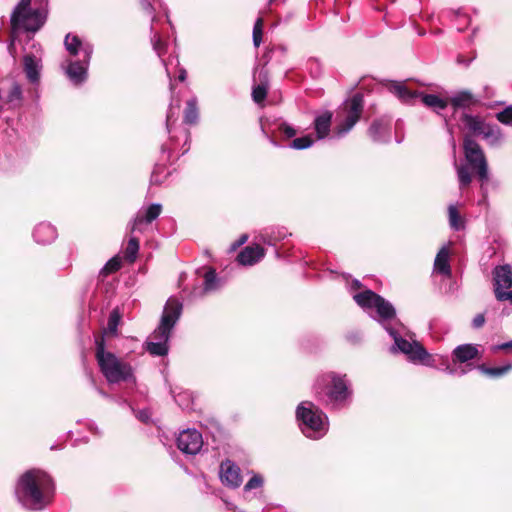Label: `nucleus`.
I'll use <instances>...</instances> for the list:
<instances>
[{
    "mask_svg": "<svg viewBox=\"0 0 512 512\" xmlns=\"http://www.w3.org/2000/svg\"><path fill=\"white\" fill-rule=\"evenodd\" d=\"M355 302L363 309H375L377 313V320L382 324L384 329L394 340V345L391 347V352H401L407 356L412 362H419L425 365H430L431 356L425 348L416 340L409 336L406 339L402 336V326L400 329L389 326L388 321L395 318L396 311L393 305L385 300L380 295L372 290H365L353 296Z\"/></svg>",
    "mask_w": 512,
    "mask_h": 512,
    "instance_id": "obj_1",
    "label": "nucleus"
},
{
    "mask_svg": "<svg viewBox=\"0 0 512 512\" xmlns=\"http://www.w3.org/2000/svg\"><path fill=\"white\" fill-rule=\"evenodd\" d=\"M54 491L53 479L40 469H31L23 473L15 486L18 501L30 510H42L48 506Z\"/></svg>",
    "mask_w": 512,
    "mask_h": 512,
    "instance_id": "obj_2",
    "label": "nucleus"
},
{
    "mask_svg": "<svg viewBox=\"0 0 512 512\" xmlns=\"http://www.w3.org/2000/svg\"><path fill=\"white\" fill-rule=\"evenodd\" d=\"M182 313V303L169 298L164 307L158 327L146 341V350L153 356H165L168 353V341L171 331Z\"/></svg>",
    "mask_w": 512,
    "mask_h": 512,
    "instance_id": "obj_3",
    "label": "nucleus"
},
{
    "mask_svg": "<svg viewBox=\"0 0 512 512\" xmlns=\"http://www.w3.org/2000/svg\"><path fill=\"white\" fill-rule=\"evenodd\" d=\"M296 418L302 433L308 438H321L328 431L327 416L312 402L300 403L296 409Z\"/></svg>",
    "mask_w": 512,
    "mask_h": 512,
    "instance_id": "obj_4",
    "label": "nucleus"
},
{
    "mask_svg": "<svg viewBox=\"0 0 512 512\" xmlns=\"http://www.w3.org/2000/svg\"><path fill=\"white\" fill-rule=\"evenodd\" d=\"M96 359L106 380L111 383L127 381L132 377V368L113 353L105 350L104 340H96Z\"/></svg>",
    "mask_w": 512,
    "mask_h": 512,
    "instance_id": "obj_5",
    "label": "nucleus"
},
{
    "mask_svg": "<svg viewBox=\"0 0 512 512\" xmlns=\"http://www.w3.org/2000/svg\"><path fill=\"white\" fill-rule=\"evenodd\" d=\"M31 0H20L11 16V25L14 33L27 31L35 33L45 23L47 11L44 8L31 9Z\"/></svg>",
    "mask_w": 512,
    "mask_h": 512,
    "instance_id": "obj_6",
    "label": "nucleus"
},
{
    "mask_svg": "<svg viewBox=\"0 0 512 512\" xmlns=\"http://www.w3.org/2000/svg\"><path fill=\"white\" fill-rule=\"evenodd\" d=\"M363 111V97L355 94L346 101L337 113L335 133L338 137L347 134L358 122Z\"/></svg>",
    "mask_w": 512,
    "mask_h": 512,
    "instance_id": "obj_7",
    "label": "nucleus"
},
{
    "mask_svg": "<svg viewBox=\"0 0 512 512\" xmlns=\"http://www.w3.org/2000/svg\"><path fill=\"white\" fill-rule=\"evenodd\" d=\"M326 389V395L334 403L345 401L350 395L346 375L339 376L333 372L322 375L317 380V390Z\"/></svg>",
    "mask_w": 512,
    "mask_h": 512,
    "instance_id": "obj_8",
    "label": "nucleus"
},
{
    "mask_svg": "<svg viewBox=\"0 0 512 512\" xmlns=\"http://www.w3.org/2000/svg\"><path fill=\"white\" fill-rule=\"evenodd\" d=\"M467 162L476 170L481 181L488 180V165L480 145L466 136L463 143Z\"/></svg>",
    "mask_w": 512,
    "mask_h": 512,
    "instance_id": "obj_9",
    "label": "nucleus"
},
{
    "mask_svg": "<svg viewBox=\"0 0 512 512\" xmlns=\"http://www.w3.org/2000/svg\"><path fill=\"white\" fill-rule=\"evenodd\" d=\"M202 446V435L196 429L183 430L177 437V447L184 454L195 455L200 452Z\"/></svg>",
    "mask_w": 512,
    "mask_h": 512,
    "instance_id": "obj_10",
    "label": "nucleus"
},
{
    "mask_svg": "<svg viewBox=\"0 0 512 512\" xmlns=\"http://www.w3.org/2000/svg\"><path fill=\"white\" fill-rule=\"evenodd\" d=\"M64 45L70 56H78L90 62L93 46L88 42H83L77 35L67 34L64 39Z\"/></svg>",
    "mask_w": 512,
    "mask_h": 512,
    "instance_id": "obj_11",
    "label": "nucleus"
},
{
    "mask_svg": "<svg viewBox=\"0 0 512 512\" xmlns=\"http://www.w3.org/2000/svg\"><path fill=\"white\" fill-rule=\"evenodd\" d=\"M88 65L89 62H85V59L81 58L77 61L67 60L61 66L69 80L78 85L86 80Z\"/></svg>",
    "mask_w": 512,
    "mask_h": 512,
    "instance_id": "obj_12",
    "label": "nucleus"
},
{
    "mask_svg": "<svg viewBox=\"0 0 512 512\" xmlns=\"http://www.w3.org/2000/svg\"><path fill=\"white\" fill-rule=\"evenodd\" d=\"M494 294L507 293L512 287V269L509 265L497 266L493 270Z\"/></svg>",
    "mask_w": 512,
    "mask_h": 512,
    "instance_id": "obj_13",
    "label": "nucleus"
},
{
    "mask_svg": "<svg viewBox=\"0 0 512 512\" xmlns=\"http://www.w3.org/2000/svg\"><path fill=\"white\" fill-rule=\"evenodd\" d=\"M220 478L223 484L232 488L239 487L242 482L239 467L229 460L221 463Z\"/></svg>",
    "mask_w": 512,
    "mask_h": 512,
    "instance_id": "obj_14",
    "label": "nucleus"
},
{
    "mask_svg": "<svg viewBox=\"0 0 512 512\" xmlns=\"http://www.w3.org/2000/svg\"><path fill=\"white\" fill-rule=\"evenodd\" d=\"M265 255V250L259 246H247L237 256L239 264L252 266L259 262Z\"/></svg>",
    "mask_w": 512,
    "mask_h": 512,
    "instance_id": "obj_15",
    "label": "nucleus"
},
{
    "mask_svg": "<svg viewBox=\"0 0 512 512\" xmlns=\"http://www.w3.org/2000/svg\"><path fill=\"white\" fill-rule=\"evenodd\" d=\"M23 66L29 82L32 84L38 83L42 69L41 60L34 55H25L23 58Z\"/></svg>",
    "mask_w": 512,
    "mask_h": 512,
    "instance_id": "obj_16",
    "label": "nucleus"
},
{
    "mask_svg": "<svg viewBox=\"0 0 512 512\" xmlns=\"http://www.w3.org/2000/svg\"><path fill=\"white\" fill-rule=\"evenodd\" d=\"M162 206L160 204H151L147 207V209L144 211V213H139L135 217L132 223V231H135L139 228V225L143 222L145 223H151L154 221L161 213Z\"/></svg>",
    "mask_w": 512,
    "mask_h": 512,
    "instance_id": "obj_17",
    "label": "nucleus"
},
{
    "mask_svg": "<svg viewBox=\"0 0 512 512\" xmlns=\"http://www.w3.org/2000/svg\"><path fill=\"white\" fill-rule=\"evenodd\" d=\"M34 239L40 244H49L53 242L56 237V229L48 223L38 224L33 233Z\"/></svg>",
    "mask_w": 512,
    "mask_h": 512,
    "instance_id": "obj_18",
    "label": "nucleus"
},
{
    "mask_svg": "<svg viewBox=\"0 0 512 512\" xmlns=\"http://www.w3.org/2000/svg\"><path fill=\"white\" fill-rule=\"evenodd\" d=\"M479 355V351L477 345L473 344H462L457 346L453 350V361L465 363L469 360L477 358Z\"/></svg>",
    "mask_w": 512,
    "mask_h": 512,
    "instance_id": "obj_19",
    "label": "nucleus"
},
{
    "mask_svg": "<svg viewBox=\"0 0 512 512\" xmlns=\"http://www.w3.org/2000/svg\"><path fill=\"white\" fill-rule=\"evenodd\" d=\"M388 89L403 103H412V101L419 96L418 92L408 89L407 86L401 82H392L388 86Z\"/></svg>",
    "mask_w": 512,
    "mask_h": 512,
    "instance_id": "obj_20",
    "label": "nucleus"
},
{
    "mask_svg": "<svg viewBox=\"0 0 512 512\" xmlns=\"http://www.w3.org/2000/svg\"><path fill=\"white\" fill-rule=\"evenodd\" d=\"M332 113L325 111L314 120V128L318 139H324L330 132Z\"/></svg>",
    "mask_w": 512,
    "mask_h": 512,
    "instance_id": "obj_21",
    "label": "nucleus"
},
{
    "mask_svg": "<svg viewBox=\"0 0 512 512\" xmlns=\"http://www.w3.org/2000/svg\"><path fill=\"white\" fill-rule=\"evenodd\" d=\"M434 269L436 272L442 275H451V268L449 264V251L446 247H442L437 253L434 261Z\"/></svg>",
    "mask_w": 512,
    "mask_h": 512,
    "instance_id": "obj_22",
    "label": "nucleus"
},
{
    "mask_svg": "<svg viewBox=\"0 0 512 512\" xmlns=\"http://www.w3.org/2000/svg\"><path fill=\"white\" fill-rule=\"evenodd\" d=\"M418 98L421 99L422 103L434 110L436 113H440L441 110L445 109L447 107V101L444 99H441L437 95L434 94H424L419 93Z\"/></svg>",
    "mask_w": 512,
    "mask_h": 512,
    "instance_id": "obj_23",
    "label": "nucleus"
},
{
    "mask_svg": "<svg viewBox=\"0 0 512 512\" xmlns=\"http://www.w3.org/2000/svg\"><path fill=\"white\" fill-rule=\"evenodd\" d=\"M478 135L483 136L484 139L489 140L491 143H497L501 139L499 128L486 122Z\"/></svg>",
    "mask_w": 512,
    "mask_h": 512,
    "instance_id": "obj_24",
    "label": "nucleus"
},
{
    "mask_svg": "<svg viewBox=\"0 0 512 512\" xmlns=\"http://www.w3.org/2000/svg\"><path fill=\"white\" fill-rule=\"evenodd\" d=\"M198 120V107L197 99L191 98L187 101V106L184 113V121L188 124H195Z\"/></svg>",
    "mask_w": 512,
    "mask_h": 512,
    "instance_id": "obj_25",
    "label": "nucleus"
},
{
    "mask_svg": "<svg viewBox=\"0 0 512 512\" xmlns=\"http://www.w3.org/2000/svg\"><path fill=\"white\" fill-rule=\"evenodd\" d=\"M478 369L485 375L492 377V378H498L506 373H508L510 370H512V363H508L501 367H495V368H488L484 365L478 366Z\"/></svg>",
    "mask_w": 512,
    "mask_h": 512,
    "instance_id": "obj_26",
    "label": "nucleus"
},
{
    "mask_svg": "<svg viewBox=\"0 0 512 512\" xmlns=\"http://www.w3.org/2000/svg\"><path fill=\"white\" fill-rule=\"evenodd\" d=\"M7 102L13 106L18 107L22 102V89L19 84L14 83L7 95Z\"/></svg>",
    "mask_w": 512,
    "mask_h": 512,
    "instance_id": "obj_27",
    "label": "nucleus"
},
{
    "mask_svg": "<svg viewBox=\"0 0 512 512\" xmlns=\"http://www.w3.org/2000/svg\"><path fill=\"white\" fill-rule=\"evenodd\" d=\"M464 123L469 130H471L477 135L480 133L482 127L485 124V122L479 117H474L470 115L464 116Z\"/></svg>",
    "mask_w": 512,
    "mask_h": 512,
    "instance_id": "obj_28",
    "label": "nucleus"
},
{
    "mask_svg": "<svg viewBox=\"0 0 512 512\" xmlns=\"http://www.w3.org/2000/svg\"><path fill=\"white\" fill-rule=\"evenodd\" d=\"M387 130V126L381 121H374L369 128V135L374 141H381V134Z\"/></svg>",
    "mask_w": 512,
    "mask_h": 512,
    "instance_id": "obj_29",
    "label": "nucleus"
},
{
    "mask_svg": "<svg viewBox=\"0 0 512 512\" xmlns=\"http://www.w3.org/2000/svg\"><path fill=\"white\" fill-rule=\"evenodd\" d=\"M120 313L117 309H114L110 315H109V318H108V323H107V328H106V332L107 333H110V334H116L117 332V327L119 325V322H120Z\"/></svg>",
    "mask_w": 512,
    "mask_h": 512,
    "instance_id": "obj_30",
    "label": "nucleus"
},
{
    "mask_svg": "<svg viewBox=\"0 0 512 512\" xmlns=\"http://www.w3.org/2000/svg\"><path fill=\"white\" fill-rule=\"evenodd\" d=\"M138 250H139V241L136 238H130V240L128 241L127 247H126V251H125L126 258L130 262L135 261V259L137 257Z\"/></svg>",
    "mask_w": 512,
    "mask_h": 512,
    "instance_id": "obj_31",
    "label": "nucleus"
},
{
    "mask_svg": "<svg viewBox=\"0 0 512 512\" xmlns=\"http://www.w3.org/2000/svg\"><path fill=\"white\" fill-rule=\"evenodd\" d=\"M455 166L457 168V175L458 180L461 187L468 186L471 183L472 177L468 171V168L466 166H458L455 163Z\"/></svg>",
    "mask_w": 512,
    "mask_h": 512,
    "instance_id": "obj_32",
    "label": "nucleus"
},
{
    "mask_svg": "<svg viewBox=\"0 0 512 512\" xmlns=\"http://www.w3.org/2000/svg\"><path fill=\"white\" fill-rule=\"evenodd\" d=\"M217 277L214 270H209L204 277V291L209 292L217 288Z\"/></svg>",
    "mask_w": 512,
    "mask_h": 512,
    "instance_id": "obj_33",
    "label": "nucleus"
},
{
    "mask_svg": "<svg viewBox=\"0 0 512 512\" xmlns=\"http://www.w3.org/2000/svg\"><path fill=\"white\" fill-rule=\"evenodd\" d=\"M472 94L470 92H461L452 98V104L455 107H463L472 101Z\"/></svg>",
    "mask_w": 512,
    "mask_h": 512,
    "instance_id": "obj_34",
    "label": "nucleus"
},
{
    "mask_svg": "<svg viewBox=\"0 0 512 512\" xmlns=\"http://www.w3.org/2000/svg\"><path fill=\"white\" fill-rule=\"evenodd\" d=\"M313 144V139L311 136H304L296 138L292 141L291 147L293 149L301 150L311 147Z\"/></svg>",
    "mask_w": 512,
    "mask_h": 512,
    "instance_id": "obj_35",
    "label": "nucleus"
},
{
    "mask_svg": "<svg viewBox=\"0 0 512 512\" xmlns=\"http://www.w3.org/2000/svg\"><path fill=\"white\" fill-rule=\"evenodd\" d=\"M263 20L258 18L253 27V43L255 47H259L262 41Z\"/></svg>",
    "mask_w": 512,
    "mask_h": 512,
    "instance_id": "obj_36",
    "label": "nucleus"
},
{
    "mask_svg": "<svg viewBox=\"0 0 512 512\" xmlns=\"http://www.w3.org/2000/svg\"><path fill=\"white\" fill-rule=\"evenodd\" d=\"M267 95V85L259 84L253 88L252 97L256 103H261Z\"/></svg>",
    "mask_w": 512,
    "mask_h": 512,
    "instance_id": "obj_37",
    "label": "nucleus"
},
{
    "mask_svg": "<svg viewBox=\"0 0 512 512\" xmlns=\"http://www.w3.org/2000/svg\"><path fill=\"white\" fill-rule=\"evenodd\" d=\"M448 212H449V222H450L451 227L454 228L455 230H459L461 227L460 216L458 214L456 207L453 205H450L448 208Z\"/></svg>",
    "mask_w": 512,
    "mask_h": 512,
    "instance_id": "obj_38",
    "label": "nucleus"
},
{
    "mask_svg": "<svg viewBox=\"0 0 512 512\" xmlns=\"http://www.w3.org/2000/svg\"><path fill=\"white\" fill-rule=\"evenodd\" d=\"M121 267V261L118 258L110 259L102 269V273L107 275L116 272Z\"/></svg>",
    "mask_w": 512,
    "mask_h": 512,
    "instance_id": "obj_39",
    "label": "nucleus"
},
{
    "mask_svg": "<svg viewBox=\"0 0 512 512\" xmlns=\"http://www.w3.org/2000/svg\"><path fill=\"white\" fill-rule=\"evenodd\" d=\"M497 119L505 125L512 126V106H509L503 111L497 113Z\"/></svg>",
    "mask_w": 512,
    "mask_h": 512,
    "instance_id": "obj_40",
    "label": "nucleus"
},
{
    "mask_svg": "<svg viewBox=\"0 0 512 512\" xmlns=\"http://www.w3.org/2000/svg\"><path fill=\"white\" fill-rule=\"evenodd\" d=\"M151 40L153 49L158 54V56H161L163 53H165V44L162 42L158 34H154Z\"/></svg>",
    "mask_w": 512,
    "mask_h": 512,
    "instance_id": "obj_41",
    "label": "nucleus"
},
{
    "mask_svg": "<svg viewBox=\"0 0 512 512\" xmlns=\"http://www.w3.org/2000/svg\"><path fill=\"white\" fill-rule=\"evenodd\" d=\"M263 484V479L259 475H254L244 486L245 491H250L252 489H256L261 487Z\"/></svg>",
    "mask_w": 512,
    "mask_h": 512,
    "instance_id": "obj_42",
    "label": "nucleus"
},
{
    "mask_svg": "<svg viewBox=\"0 0 512 512\" xmlns=\"http://www.w3.org/2000/svg\"><path fill=\"white\" fill-rule=\"evenodd\" d=\"M279 131L287 138H292L296 135V130L287 123H281L279 125Z\"/></svg>",
    "mask_w": 512,
    "mask_h": 512,
    "instance_id": "obj_43",
    "label": "nucleus"
},
{
    "mask_svg": "<svg viewBox=\"0 0 512 512\" xmlns=\"http://www.w3.org/2000/svg\"><path fill=\"white\" fill-rule=\"evenodd\" d=\"M485 323L484 314H477L472 320V326L476 329L481 328Z\"/></svg>",
    "mask_w": 512,
    "mask_h": 512,
    "instance_id": "obj_44",
    "label": "nucleus"
},
{
    "mask_svg": "<svg viewBox=\"0 0 512 512\" xmlns=\"http://www.w3.org/2000/svg\"><path fill=\"white\" fill-rule=\"evenodd\" d=\"M498 301H510L512 303V290L508 291L507 293H499L497 295Z\"/></svg>",
    "mask_w": 512,
    "mask_h": 512,
    "instance_id": "obj_45",
    "label": "nucleus"
},
{
    "mask_svg": "<svg viewBox=\"0 0 512 512\" xmlns=\"http://www.w3.org/2000/svg\"><path fill=\"white\" fill-rule=\"evenodd\" d=\"M137 418L141 420L144 423H147L150 419L149 411L148 410H142L137 414Z\"/></svg>",
    "mask_w": 512,
    "mask_h": 512,
    "instance_id": "obj_46",
    "label": "nucleus"
},
{
    "mask_svg": "<svg viewBox=\"0 0 512 512\" xmlns=\"http://www.w3.org/2000/svg\"><path fill=\"white\" fill-rule=\"evenodd\" d=\"M186 397V393L184 394H178L176 397H175V401L180 405L182 406L183 408H189V404H185L183 402L184 398Z\"/></svg>",
    "mask_w": 512,
    "mask_h": 512,
    "instance_id": "obj_47",
    "label": "nucleus"
},
{
    "mask_svg": "<svg viewBox=\"0 0 512 512\" xmlns=\"http://www.w3.org/2000/svg\"><path fill=\"white\" fill-rule=\"evenodd\" d=\"M506 349H512V340L502 343L500 345H497L493 348V350H506Z\"/></svg>",
    "mask_w": 512,
    "mask_h": 512,
    "instance_id": "obj_48",
    "label": "nucleus"
},
{
    "mask_svg": "<svg viewBox=\"0 0 512 512\" xmlns=\"http://www.w3.org/2000/svg\"><path fill=\"white\" fill-rule=\"evenodd\" d=\"M247 239H248L247 235H242L240 237L239 241L236 244L233 245V248L235 249L236 247L244 244L247 241Z\"/></svg>",
    "mask_w": 512,
    "mask_h": 512,
    "instance_id": "obj_49",
    "label": "nucleus"
},
{
    "mask_svg": "<svg viewBox=\"0 0 512 512\" xmlns=\"http://www.w3.org/2000/svg\"><path fill=\"white\" fill-rule=\"evenodd\" d=\"M143 8L148 11L149 14H151V11H152V7L150 5V3H148L147 1L143 0Z\"/></svg>",
    "mask_w": 512,
    "mask_h": 512,
    "instance_id": "obj_50",
    "label": "nucleus"
},
{
    "mask_svg": "<svg viewBox=\"0 0 512 512\" xmlns=\"http://www.w3.org/2000/svg\"><path fill=\"white\" fill-rule=\"evenodd\" d=\"M178 78L180 81H184L186 79V71L184 69L180 71Z\"/></svg>",
    "mask_w": 512,
    "mask_h": 512,
    "instance_id": "obj_51",
    "label": "nucleus"
},
{
    "mask_svg": "<svg viewBox=\"0 0 512 512\" xmlns=\"http://www.w3.org/2000/svg\"><path fill=\"white\" fill-rule=\"evenodd\" d=\"M471 60L472 59H470L468 62H465L462 56H458V58H457L458 63H460V64L465 63L466 65H468L471 62Z\"/></svg>",
    "mask_w": 512,
    "mask_h": 512,
    "instance_id": "obj_52",
    "label": "nucleus"
},
{
    "mask_svg": "<svg viewBox=\"0 0 512 512\" xmlns=\"http://www.w3.org/2000/svg\"><path fill=\"white\" fill-rule=\"evenodd\" d=\"M8 49H9L10 54H12V55H13V49H14V43H13V41H11V43H10V45H9Z\"/></svg>",
    "mask_w": 512,
    "mask_h": 512,
    "instance_id": "obj_53",
    "label": "nucleus"
},
{
    "mask_svg": "<svg viewBox=\"0 0 512 512\" xmlns=\"http://www.w3.org/2000/svg\"><path fill=\"white\" fill-rule=\"evenodd\" d=\"M151 181H152L153 183H157V182H158V180H157V178H156V176H155V173H153V174H152Z\"/></svg>",
    "mask_w": 512,
    "mask_h": 512,
    "instance_id": "obj_54",
    "label": "nucleus"
},
{
    "mask_svg": "<svg viewBox=\"0 0 512 512\" xmlns=\"http://www.w3.org/2000/svg\"><path fill=\"white\" fill-rule=\"evenodd\" d=\"M353 284H354V286H355V287H357V288H358V287H360V282H359V281H357V280H355Z\"/></svg>",
    "mask_w": 512,
    "mask_h": 512,
    "instance_id": "obj_55",
    "label": "nucleus"
},
{
    "mask_svg": "<svg viewBox=\"0 0 512 512\" xmlns=\"http://www.w3.org/2000/svg\"><path fill=\"white\" fill-rule=\"evenodd\" d=\"M449 373L453 374V373H455V371H454V370H452V369H450V370H449Z\"/></svg>",
    "mask_w": 512,
    "mask_h": 512,
    "instance_id": "obj_56",
    "label": "nucleus"
}]
</instances>
